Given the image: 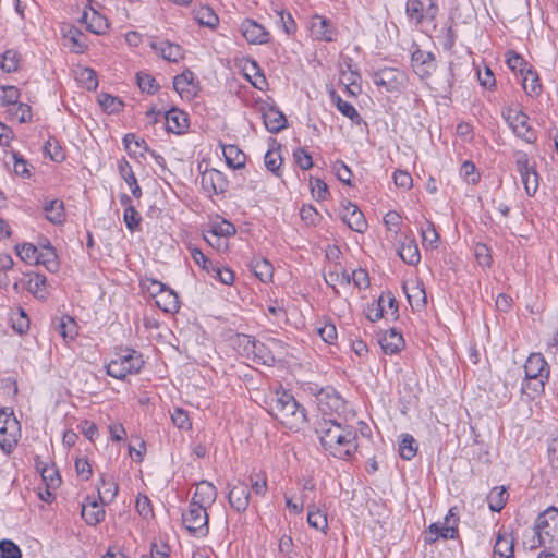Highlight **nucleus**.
Segmentation results:
<instances>
[{"instance_id":"nucleus-53","label":"nucleus","mask_w":558,"mask_h":558,"mask_svg":"<svg viewBox=\"0 0 558 558\" xmlns=\"http://www.w3.org/2000/svg\"><path fill=\"white\" fill-rule=\"evenodd\" d=\"M326 283L336 291V286L339 284H350L351 277L345 271H329L324 276Z\"/></svg>"},{"instance_id":"nucleus-61","label":"nucleus","mask_w":558,"mask_h":558,"mask_svg":"<svg viewBox=\"0 0 558 558\" xmlns=\"http://www.w3.org/2000/svg\"><path fill=\"white\" fill-rule=\"evenodd\" d=\"M284 502H286V509L289 511L290 514H299L303 511L304 505L303 501L300 500L299 496L291 495L286 493L284 494Z\"/></svg>"},{"instance_id":"nucleus-64","label":"nucleus","mask_w":558,"mask_h":558,"mask_svg":"<svg viewBox=\"0 0 558 558\" xmlns=\"http://www.w3.org/2000/svg\"><path fill=\"white\" fill-rule=\"evenodd\" d=\"M294 160L298 166L303 170H308L313 167L311 155L303 148H298L293 154Z\"/></svg>"},{"instance_id":"nucleus-58","label":"nucleus","mask_w":558,"mask_h":558,"mask_svg":"<svg viewBox=\"0 0 558 558\" xmlns=\"http://www.w3.org/2000/svg\"><path fill=\"white\" fill-rule=\"evenodd\" d=\"M475 258L482 267H490L492 255L490 250L483 243H477L474 248Z\"/></svg>"},{"instance_id":"nucleus-47","label":"nucleus","mask_w":558,"mask_h":558,"mask_svg":"<svg viewBox=\"0 0 558 558\" xmlns=\"http://www.w3.org/2000/svg\"><path fill=\"white\" fill-rule=\"evenodd\" d=\"M254 356L251 362L260 365H271L275 362V356L270 350L262 342H257Z\"/></svg>"},{"instance_id":"nucleus-3","label":"nucleus","mask_w":558,"mask_h":558,"mask_svg":"<svg viewBox=\"0 0 558 558\" xmlns=\"http://www.w3.org/2000/svg\"><path fill=\"white\" fill-rule=\"evenodd\" d=\"M525 385L523 390L531 389L535 393L544 390L545 381L549 377V366L541 353H532L524 365Z\"/></svg>"},{"instance_id":"nucleus-59","label":"nucleus","mask_w":558,"mask_h":558,"mask_svg":"<svg viewBox=\"0 0 558 558\" xmlns=\"http://www.w3.org/2000/svg\"><path fill=\"white\" fill-rule=\"evenodd\" d=\"M171 420L173 424L180 429L187 430L192 426L186 411L181 408L174 409L173 413L171 414Z\"/></svg>"},{"instance_id":"nucleus-56","label":"nucleus","mask_w":558,"mask_h":558,"mask_svg":"<svg viewBox=\"0 0 558 558\" xmlns=\"http://www.w3.org/2000/svg\"><path fill=\"white\" fill-rule=\"evenodd\" d=\"M336 105L338 110L349 118L352 122L360 123L361 117L356 109L348 101L342 100L340 97H337Z\"/></svg>"},{"instance_id":"nucleus-34","label":"nucleus","mask_w":558,"mask_h":558,"mask_svg":"<svg viewBox=\"0 0 558 558\" xmlns=\"http://www.w3.org/2000/svg\"><path fill=\"white\" fill-rule=\"evenodd\" d=\"M38 265H44L49 271H57L59 263L54 248L47 243L41 248H38Z\"/></svg>"},{"instance_id":"nucleus-51","label":"nucleus","mask_w":558,"mask_h":558,"mask_svg":"<svg viewBox=\"0 0 558 558\" xmlns=\"http://www.w3.org/2000/svg\"><path fill=\"white\" fill-rule=\"evenodd\" d=\"M216 181H221V173L216 170L206 171L202 175V185L208 192L219 193L222 191L221 186L217 187Z\"/></svg>"},{"instance_id":"nucleus-22","label":"nucleus","mask_w":558,"mask_h":558,"mask_svg":"<svg viewBox=\"0 0 558 558\" xmlns=\"http://www.w3.org/2000/svg\"><path fill=\"white\" fill-rule=\"evenodd\" d=\"M539 544L550 549L558 547V525H534Z\"/></svg>"},{"instance_id":"nucleus-33","label":"nucleus","mask_w":558,"mask_h":558,"mask_svg":"<svg viewBox=\"0 0 558 558\" xmlns=\"http://www.w3.org/2000/svg\"><path fill=\"white\" fill-rule=\"evenodd\" d=\"M222 153L228 166L232 167L233 169H240L244 167L246 157L244 153L235 145L223 146Z\"/></svg>"},{"instance_id":"nucleus-32","label":"nucleus","mask_w":558,"mask_h":558,"mask_svg":"<svg viewBox=\"0 0 558 558\" xmlns=\"http://www.w3.org/2000/svg\"><path fill=\"white\" fill-rule=\"evenodd\" d=\"M398 254L408 265H416L421 259L420 251L414 240L402 243L398 248Z\"/></svg>"},{"instance_id":"nucleus-44","label":"nucleus","mask_w":558,"mask_h":558,"mask_svg":"<svg viewBox=\"0 0 558 558\" xmlns=\"http://www.w3.org/2000/svg\"><path fill=\"white\" fill-rule=\"evenodd\" d=\"M252 268L255 276L263 282L271 280L274 268L272 265L266 259H256L252 263Z\"/></svg>"},{"instance_id":"nucleus-27","label":"nucleus","mask_w":558,"mask_h":558,"mask_svg":"<svg viewBox=\"0 0 558 558\" xmlns=\"http://www.w3.org/2000/svg\"><path fill=\"white\" fill-rule=\"evenodd\" d=\"M81 20L86 23L88 31L97 35L105 34L109 28L108 20L95 10H92L90 16L84 12Z\"/></svg>"},{"instance_id":"nucleus-6","label":"nucleus","mask_w":558,"mask_h":558,"mask_svg":"<svg viewBox=\"0 0 558 558\" xmlns=\"http://www.w3.org/2000/svg\"><path fill=\"white\" fill-rule=\"evenodd\" d=\"M373 83L388 93L399 92L404 84V73L395 68H385L373 74Z\"/></svg>"},{"instance_id":"nucleus-52","label":"nucleus","mask_w":558,"mask_h":558,"mask_svg":"<svg viewBox=\"0 0 558 558\" xmlns=\"http://www.w3.org/2000/svg\"><path fill=\"white\" fill-rule=\"evenodd\" d=\"M136 509L141 518L145 521L154 519L151 502L145 495H138L136 499Z\"/></svg>"},{"instance_id":"nucleus-49","label":"nucleus","mask_w":558,"mask_h":558,"mask_svg":"<svg viewBox=\"0 0 558 558\" xmlns=\"http://www.w3.org/2000/svg\"><path fill=\"white\" fill-rule=\"evenodd\" d=\"M98 102L108 113L119 112L123 107V102L119 98L109 94H100L98 96Z\"/></svg>"},{"instance_id":"nucleus-11","label":"nucleus","mask_w":558,"mask_h":558,"mask_svg":"<svg viewBox=\"0 0 558 558\" xmlns=\"http://www.w3.org/2000/svg\"><path fill=\"white\" fill-rule=\"evenodd\" d=\"M342 220L355 232L363 233L367 229V222L364 214L351 202H348L343 206Z\"/></svg>"},{"instance_id":"nucleus-48","label":"nucleus","mask_w":558,"mask_h":558,"mask_svg":"<svg viewBox=\"0 0 558 558\" xmlns=\"http://www.w3.org/2000/svg\"><path fill=\"white\" fill-rule=\"evenodd\" d=\"M20 65V56L15 50L9 49L1 56L0 66L8 73L15 72Z\"/></svg>"},{"instance_id":"nucleus-2","label":"nucleus","mask_w":558,"mask_h":558,"mask_svg":"<svg viewBox=\"0 0 558 558\" xmlns=\"http://www.w3.org/2000/svg\"><path fill=\"white\" fill-rule=\"evenodd\" d=\"M268 412L283 426L299 430L305 423L304 409L286 391H276L268 401Z\"/></svg>"},{"instance_id":"nucleus-31","label":"nucleus","mask_w":558,"mask_h":558,"mask_svg":"<svg viewBox=\"0 0 558 558\" xmlns=\"http://www.w3.org/2000/svg\"><path fill=\"white\" fill-rule=\"evenodd\" d=\"M121 203L126 206L123 215L126 228L130 231L136 230L142 221L140 213L134 208V206L130 205L131 198L128 195H122Z\"/></svg>"},{"instance_id":"nucleus-54","label":"nucleus","mask_w":558,"mask_h":558,"mask_svg":"<svg viewBox=\"0 0 558 558\" xmlns=\"http://www.w3.org/2000/svg\"><path fill=\"white\" fill-rule=\"evenodd\" d=\"M0 557L1 558H22L20 547L11 539L0 541Z\"/></svg>"},{"instance_id":"nucleus-29","label":"nucleus","mask_w":558,"mask_h":558,"mask_svg":"<svg viewBox=\"0 0 558 558\" xmlns=\"http://www.w3.org/2000/svg\"><path fill=\"white\" fill-rule=\"evenodd\" d=\"M182 518L183 523L196 521L208 523L210 519V513L208 512L207 507L191 501L187 511L183 512Z\"/></svg>"},{"instance_id":"nucleus-10","label":"nucleus","mask_w":558,"mask_h":558,"mask_svg":"<svg viewBox=\"0 0 558 558\" xmlns=\"http://www.w3.org/2000/svg\"><path fill=\"white\" fill-rule=\"evenodd\" d=\"M173 87L181 98L187 100L193 99L198 92V84L195 82L194 73L189 70L174 77Z\"/></svg>"},{"instance_id":"nucleus-30","label":"nucleus","mask_w":558,"mask_h":558,"mask_svg":"<svg viewBox=\"0 0 558 558\" xmlns=\"http://www.w3.org/2000/svg\"><path fill=\"white\" fill-rule=\"evenodd\" d=\"M118 167H119V172H120L121 177L126 182V184L130 186L133 196L136 198L141 197L142 190L137 183V180L134 175V172H133L130 163L125 159H122L119 162Z\"/></svg>"},{"instance_id":"nucleus-28","label":"nucleus","mask_w":558,"mask_h":558,"mask_svg":"<svg viewBox=\"0 0 558 558\" xmlns=\"http://www.w3.org/2000/svg\"><path fill=\"white\" fill-rule=\"evenodd\" d=\"M155 302L159 308L167 313H175L180 308L177 293L168 287L155 299Z\"/></svg>"},{"instance_id":"nucleus-46","label":"nucleus","mask_w":558,"mask_h":558,"mask_svg":"<svg viewBox=\"0 0 558 558\" xmlns=\"http://www.w3.org/2000/svg\"><path fill=\"white\" fill-rule=\"evenodd\" d=\"M421 234L424 246L433 248L437 247L439 235L433 222L426 220L425 226L422 227Z\"/></svg>"},{"instance_id":"nucleus-5","label":"nucleus","mask_w":558,"mask_h":558,"mask_svg":"<svg viewBox=\"0 0 558 558\" xmlns=\"http://www.w3.org/2000/svg\"><path fill=\"white\" fill-rule=\"evenodd\" d=\"M318 411L322 414V420L336 418L345 410L344 399L332 387H325L319 390L316 396Z\"/></svg>"},{"instance_id":"nucleus-60","label":"nucleus","mask_w":558,"mask_h":558,"mask_svg":"<svg viewBox=\"0 0 558 558\" xmlns=\"http://www.w3.org/2000/svg\"><path fill=\"white\" fill-rule=\"evenodd\" d=\"M282 162V158L279 154V151L276 150H268L265 155V166L267 169L276 174H278V171L280 169Z\"/></svg>"},{"instance_id":"nucleus-1","label":"nucleus","mask_w":558,"mask_h":558,"mask_svg":"<svg viewBox=\"0 0 558 558\" xmlns=\"http://www.w3.org/2000/svg\"><path fill=\"white\" fill-rule=\"evenodd\" d=\"M316 432L323 447L337 458L344 459L356 450V434L350 426H343L337 418L324 417Z\"/></svg>"},{"instance_id":"nucleus-24","label":"nucleus","mask_w":558,"mask_h":558,"mask_svg":"<svg viewBox=\"0 0 558 558\" xmlns=\"http://www.w3.org/2000/svg\"><path fill=\"white\" fill-rule=\"evenodd\" d=\"M403 290L413 310H421L426 305V292L424 286L421 282H414L411 284V287L404 284Z\"/></svg>"},{"instance_id":"nucleus-12","label":"nucleus","mask_w":558,"mask_h":558,"mask_svg":"<svg viewBox=\"0 0 558 558\" xmlns=\"http://www.w3.org/2000/svg\"><path fill=\"white\" fill-rule=\"evenodd\" d=\"M494 557L514 558V537L512 536V530H506L505 525H502V529L497 534L494 545Z\"/></svg>"},{"instance_id":"nucleus-15","label":"nucleus","mask_w":558,"mask_h":558,"mask_svg":"<svg viewBox=\"0 0 558 558\" xmlns=\"http://www.w3.org/2000/svg\"><path fill=\"white\" fill-rule=\"evenodd\" d=\"M166 129L174 134H182L189 128L187 114L177 108H173L165 114Z\"/></svg>"},{"instance_id":"nucleus-36","label":"nucleus","mask_w":558,"mask_h":558,"mask_svg":"<svg viewBox=\"0 0 558 558\" xmlns=\"http://www.w3.org/2000/svg\"><path fill=\"white\" fill-rule=\"evenodd\" d=\"M46 218L56 225L62 223L65 219L63 202L60 199H52L44 206Z\"/></svg>"},{"instance_id":"nucleus-50","label":"nucleus","mask_w":558,"mask_h":558,"mask_svg":"<svg viewBox=\"0 0 558 558\" xmlns=\"http://www.w3.org/2000/svg\"><path fill=\"white\" fill-rule=\"evenodd\" d=\"M527 195H534L538 189V173L536 168L520 173Z\"/></svg>"},{"instance_id":"nucleus-40","label":"nucleus","mask_w":558,"mask_h":558,"mask_svg":"<svg viewBox=\"0 0 558 558\" xmlns=\"http://www.w3.org/2000/svg\"><path fill=\"white\" fill-rule=\"evenodd\" d=\"M195 20L201 25H205L210 28H215L219 23L218 15L214 12L211 8L206 5L201 7L195 11Z\"/></svg>"},{"instance_id":"nucleus-23","label":"nucleus","mask_w":558,"mask_h":558,"mask_svg":"<svg viewBox=\"0 0 558 558\" xmlns=\"http://www.w3.org/2000/svg\"><path fill=\"white\" fill-rule=\"evenodd\" d=\"M311 32L316 39L325 41L333 40V28L331 27L330 22L323 16L316 15L312 19Z\"/></svg>"},{"instance_id":"nucleus-62","label":"nucleus","mask_w":558,"mask_h":558,"mask_svg":"<svg viewBox=\"0 0 558 558\" xmlns=\"http://www.w3.org/2000/svg\"><path fill=\"white\" fill-rule=\"evenodd\" d=\"M337 178L344 184L351 185L352 172L350 168L342 161H336L332 167Z\"/></svg>"},{"instance_id":"nucleus-16","label":"nucleus","mask_w":558,"mask_h":558,"mask_svg":"<svg viewBox=\"0 0 558 558\" xmlns=\"http://www.w3.org/2000/svg\"><path fill=\"white\" fill-rule=\"evenodd\" d=\"M228 500L230 506L238 512L244 511L250 502V492L247 485L239 483L234 485L228 494Z\"/></svg>"},{"instance_id":"nucleus-8","label":"nucleus","mask_w":558,"mask_h":558,"mask_svg":"<svg viewBox=\"0 0 558 558\" xmlns=\"http://www.w3.org/2000/svg\"><path fill=\"white\" fill-rule=\"evenodd\" d=\"M240 32L245 40L251 45L267 44L270 39V34L266 28L257 23L255 20L245 19L240 24Z\"/></svg>"},{"instance_id":"nucleus-38","label":"nucleus","mask_w":558,"mask_h":558,"mask_svg":"<svg viewBox=\"0 0 558 558\" xmlns=\"http://www.w3.org/2000/svg\"><path fill=\"white\" fill-rule=\"evenodd\" d=\"M507 499L508 493L504 486L494 487L487 496L488 507L492 511H500L505 507Z\"/></svg>"},{"instance_id":"nucleus-39","label":"nucleus","mask_w":558,"mask_h":558,"mask_svg":"<svg viewBox=\"0 0 558 558\" xmlns=\"http://www.w3.org/2000/svg\"><path fill=\"white\" fill-rule=\"evenodd\" d=\"M21 437V426L16 429L15 434H9V429L7 427H0V448L10 453L15 446L17 445L19 438Z\"/></svg>"},{"instance_id":"nucleus-26","label":"nucleus","mask_w":558,"mask_h":558,"mask_svg":"<svg viewBox=\"0 0 558 558\" xmlns=\"http://www.w3.org/2000/svg\"><path fill=\"white\" fill-rule=\"evenodd\" d=\"M53 328L65 340H73L77 335V325L75 320L68 315H63L53 322Z\"/></svg>"},{"instance_id":"nucleus-41","label":"nucleus","mask_w":558,"mask_h":558,"mask_svg":"<svg viewBox=\"0 0 558 558\" xmlns=\"http://www.w3.org/2000/svg\"><path fill=\"white\" fill-rule=\"evenodd\" d=\"M538 75L536 72L527 69L522 80L523 89L531 96H537L542 92V86L538 83Z\"/></svg>"},{"instance_id":"nucleus-35","label":"nucleus","mask_w":558,"mask_h":558,"mask_svg":"<svg viewBox=\"0 0 558 558\" xmlns=\"http://www.w3.org/2000/svg\"><path fill=\"white\" fill-rule=\"evenodd\" d=\"M36 469L38 472H40L41 477L45 481L47 487L56 488L57 486H59L61 480L53 464L49 465L37 460Z\"/></svg>"},{"instance_id":"nucleus-17","label":"nucleus","mask_w":558,"mask_h":558,"mask_svg":"<svg viewBox=\"0 0 558 558\" xmlns=\"http://www.w3.org/2000/svg\"><path fill=\"white\" fill-rule=\"evenodd\" d=\"M457 536V525H428L423 533L424 542L428 544L435 543L439 537L447 539Z\"/></svg>"},{"instance_id":"nucleus-45","label":"nucleus","mask_w":558,"mask_h":558,"mask_svg":"<svg viewBox=\"0 0 558 558\" xmlns=\"http://www.w3.org/2000/svg\"><path fill=\"white\" fill-rule=\"evenodd\" d=\"M16 253L20 258L28 264L38 265V247L31 243L16 245Z\"/></svg>"},{"instance_id":"nucleus-19","label":"nucleus","mask_w":558,"mask_h":558,"mask_svg":"<svg viewBox=\"0 0 558 558\" xmlns=\"http://www.w3.org/2000/svg\"><path fill=\"white\" fill-rule=\"evenodd\" d=\"M216 498V487L210 482L202 481L196 485V489L192 498V501L201 504L202 506L208 508L215 502Z\"/></svg>"},{"instance_id":"nucleus-57","label":"nucleus","mask_w":558,"mask_h":558,"mask_svg":"<svg viewBox=\"0 0 558 558\" xmlns=\"http://www.w3.org/2000/svg\"><path fill=\"white\" fill-rule=\"evenodd\" d=\"M19 423L12 411L8 412L7 409H0V427H7L9 434H15L19 428Z\"/></svg>"},{"instance_id":"nucleus-14","label":"nucleus","mask_w":558,"mask_h":558,"mask_svg":"<svg viewBox=\"0 0 558 558\" xmlns=\"http://www.w3.org/2000/svg\"><path fill=\"white\" fill-rule=\"evenodd\" d=\"M235 232V227L229 221L223 220L219 223L214 225L209 230V234L211 235V238L217 239V243H214L209 235H204V238L210 246L217 250H221L222 247H227V243L222 238L233 235Z\"/></svg>"},{"instance_id":"nucleus-18","label":"nucleus","mask_w":558,"mask_h":558,"mask_svg":"<svg viewBox=\"0 0 558 558\" xmlns=\"http://www.w3.org/2000/svg\"><path fill=\"white\" fill-rule=\"evenodd\" d=\"M379 344L386 354H395L403 348L404 340L402 335L392 328L380 336Z\"/></svg>"},{"instance_id":"nucleus-13","label":"nucleus","mask_w":558,"mask_h":558,"mask_svg":"<svg viewBox=\"0 0 558 558\" xmlns=\"http://www.w3.org/2000/svg\"><path fill=\"white\" fill-rule=\"evenodd\" d=\"M405 11L412 21L420 23L423 19L433 20L437 13V7L430 0L428 5L421 0H408Z\"/></svg>"},{"instance_id":"nucleus-20","label":"nucleus","mask_w":558,"mask_h":558,"mask_svg":"<svg viewBox=\"0 0 558 558\" xmlns=\"http://www.w3.org/2000/svg\"><path fill=\"white\" fill-rule=\"evenodd\" d=\"M104 506L95 499H89L82 505V518L85 523H101L105 520Z\"/></svg>"},{"instance_id":"nucleus-21","label":"nucleus","mask_w":558,"mask_h":558,"mask_svg":"<svg viewBox=\"0 0 558 558\" xmlns=\"http://www.w3.org/2000/svg\"><path fill=\"white\" fill-rule=\"evenodd\" d=\"M150 47L158 52L165 60L170 62H178L184 57L182 47L178 44L165 41V43H151Z\"/></svg>"},{"instance_id":"nucleus-55","label":"nucleus","mask_w":558,"mask_h":558,"mask_svg":"<svg viewBox=\"0 0 558 558\" xmlns=\"http://www.w3.org/2000/svg\"><path fill=\"white\" fill-rule=\"evenodd\" d=\"M8 112L14 117L19 122H27L32 118L31 107L26 104L20 102L14 105V107H10Z\"/></svg>"},{"instance_id":"nucleus-37","label":"nucleus","mask_w":558,"mask_h":558,"mask_svg":"<svg viewBox=\"0 0 558 558\" xmlns=\"http://www.w3.org/2000/svg\"><path fill=\"white\" fill-rule=\"evenodd\" d=\"M258 341L247 335H238L234 344L239 354L246 357L248 361L254 356L255 348Z\"/></svg>"},{"instance_id":"nucleus-7","label":"nucleus","mask_w":558,"mask_h":558,"mask_svg":"<svg viewBox=\"0 0 558 558\" xmlns=\"http://www.w3.org/2000/svg\"><path fill=\"white\" fill-rule=\"evenodd\" d=\"M505 119L509 123L512 131L526 143H533L536 140L534 132L527 125L529 117L522 111L508 109L504 113Z\"/></svg>"},{"instance_id":"nucleus-63","label":"nucleus","mask_w":558,"mask_h":558,"mask_svg":"<svg viewBox=\"0 0 558 558\" xmlns=\"http://www.w3.org/2000/svg\"><path fill=\"white\" fill-rule=\"evenodd\" d=\"M507 64L514 72L519 71L521 74L525 73V61L521 56H519L514 51L507 52Z\"/></svg>"},{"instance_id":"nucleus-25","label":"nucleus","mask_w":558,"mask_h":558,"mask_svg":"<svg viewBox=\"0 0 558 558\" xmlns=\"http://www.w3.org/2000/svg\"><path fill=\"white\" fill-rule=\"evenodd\" d=\"M264 124L271 133H278L286 128L287 119L284 114L274 107H269L263 112Z\"/></svg>"},{"instance_id":"nucleus-9","label":"nucleus","mask_w":558,"mask_h":558,"mask_svg":"<svg viewBox=\"0 0 558 558\" xmlns=\"http://www.w3.org/2000/svg\"><path fill=\"white\" fill-rule=\"evenodd\" d=\"M412 66L422 78H428L436 69L435 56L432 52L416 49L412 52Z\"/></svg>"},{"instance_id":"nucleus-43","label":"nucleus","mask_w":558,"mask_h":558,"mask_svg":"<svg viewBox=\"0 0 558 558\" xmlns=\"http://www.w3.org/2000/svg\"><path fill=\"white\" fill-rule=\"evenodd\" d=\"M78 83L88 90H94L98 86L96 72L90 68H82L76 72Z\"/></svg>"},{"instance_id":"nucleus-42","label":"nucleus","mask_w":558,"mask_h":558,"mask_svg":"<svg viewBox=\"0 0 558 558\" xmlns=\"http://www.w3.org/2000/svg\"><path fill=\"white\" fill-rule=\"evenodd\" d=\"M417 452L416 441L410 434H403L399 444V453L402 459L411 460Z\"/></svg>"},{"instance_id":"nucleus-4","label":"nucleus","mask_w":558,"mask_h":558,"mask_svg":"<svg viewBox=\"0 0 558 558\" xmlns=\"http://www.w3.org/2000/svg\"><path fill=\"white\" fill-rule=\"evenodd\" d=\"M143 365L144 361L140 353L125 349L107 365V374L117 379H124L129 374L138 373Z\"/></svg>"}]
</instances>
